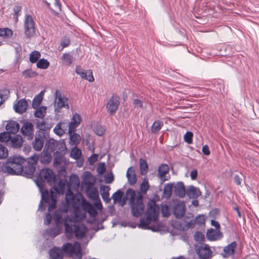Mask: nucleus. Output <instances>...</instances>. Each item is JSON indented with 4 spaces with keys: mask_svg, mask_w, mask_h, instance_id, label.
I'll list each match as a JSON object with an SVG mask.
<instances>
[{
    "mask_svg": "<svg viewBox=\"0 0 259 259\" xmlns=\"http://www.w3.org/2000/svg\"><path fill=\"white\" fill-rule=\"evenodd\" d=\"M58 192L59 190L57 187L52 188L50 191L48 190L41 191V199L38 206V210L44 211L46 209V204H48V210L49 212L47 213L44 220V224L48 226L51 224L52 215L50 212L56 208L57 195Z\"/></svg>",
    "mask_w": 259,
    "mask_h": 259,
    "instance_id": "obj_1",
    "label": "nucleus"
},
{
    "mask_svg": "<svg viewBox=\"0 0 259 259\" xmlns=\"http://www.w3.org/2000/svg\"><path fill=\"white\" fill-rule=\"evenodd\" d=\"M25 162V159L21 156H12L1 165L0 169L8 175H20L22 174L23 164Z\"/></svg>",
    "mask_w": 259,
    "mask_h": 259,
    "instance_id": "obj_2",
    "label": "nucleus"
},
{
    "mask_svg": "<svg viewBox=\"0 0 259 259\" xmlns=\"http://www.w3.org/2000/svg\"><path fill=\"white\" fill-rule=\"evenodd\" d=\"M159 207L154 200H151L147 204V208L145 213L146 217L140 219V224L138 225L139 228L149 229V224L151 222H156L159 215Z\"/></svg>",
    "mask_w": 259,
    "mask_h": 259,
    "instance_id": "obj_3",
    "label": "nucleus"
},
{
    "mask_svg": "<svg viewBox=\"0 0 259 259\" xmlns=\"http://www.w3.org/2000/svg\"><path fill=\"white\" fill-rule=\"evenodd\" d=\"M126 194L130 195V202L133 215L136 218L141 217L144 212L145 208L143 196L141 193H138L136 196L135 191L132 189H128L126 190Z\"/></svg>",
    "mask_w": 259,
    "mask_h": 259,
    "instance_id": "obj_4",
    "label": "nucleus"
},
{
    "mask_svg": "<svg viewBox=\"0 0 259 259\" xmlns=\"http://www.w3.org/2000/svg\"><path fill=\"white\" fill-rule=\"evenodd\" d=\"M56 181V177L51 169L43 168L40 170L39 175L35 180V183L39 189L41 190L45 182L51 184L54 183Z\"/></svg>",
    "mask_w": 259,
    "mask_h": 259,
    "instance_id": "obj_5",
    "label": "nucleus"
},
{
    "mask_svg": "<svg viewBox=\"0 0 259 259\" xmlns=\"http://www.w3.org/2000/svg\"><path fill=\"white\" fill-rule=\"evenodd\" d=\"M62 251L66 255L71 256L75 254L77 259H81V246L78 242H75L73 244L71 243H66L63 245Z\"/></svg>",
    "mask_w": 259,
    "mask_h": 259,
    "instance_id": "obj_6",
    "label": "nucleus"
},
{
    "mask_svg": "<svg viewBox=\"0 0 259 259\" xmlns=\"http://www.w3.org/2000/svg\"><path fill=\"white\" fill-rule=\"evenodd\" d=\"M44 150L51 153L55 151H66V145L63 141H56L53 139L46 141Z\"/></svg>",
    "mask_w": 259,
    "mask_h": 259,
    "instance_id": "obj_7",
    "label": "nucleus"
},
{
    "mask_svg": "<svg viewBox=\"0 0 259 259\" xmlns=\"http://www.w3.org/2000/svg\"><path fill=\"white\" fill-rule=\"evenodd\" d=\"M34 22L31 15H26L24 22V34L27 38H30L35 33Z\"/></svg>",
    "mask_w": 259,
    "mask_h": 259,
    "instance_id": "obj_8",
    "label": "nucleus"
},
{
    "mask_svg": "<svg viewBox=\"0 0 259 259\" xmlns=\"http://www.w3.org/2000/svg\"><path fill=\"white\" fill-rule=\"evenodd\" d=\"M119 97L114 94L110 97L106 105V109L108 113L110 115L114 114L119 105Z\"/></svg>",
    "mask_w": 259,
    "mask_h": 259,
    "instance_id": "obj_9",
    "label": "nucleus"
},
{
    "mask_svg": "<svg viewBox=\"0 0 259 259\" xmlns=\"http://www.w3.org/2000/svg\"><path fill=\"white\" fill-rule=\"evenodd\" d=\"M47 136L48 135L45 132H37L34 141L32 143L33 148L36 151L41 150L44 142L47 139Z\"/></svg>",
    "mask_w": 259,
    "mask_h": 259,
    "instance_id": "obj_10",
    "label": "nucleus"
},
{
    "mask_svg": "<svg viewBox=\"0 0 259 259\" xmlns=\"http://www.w3.org/2000/svg\"><path fill=\"white\" fill-rule=\"evenodd\" d=\"M21 133L25 138L28 140H31L34 136V126L33 124L29 121L24 122L21 128Z\"/></svg>",
    "mask_w": 259,
    "mask_h": 259,
    "instance_id": "obj_11",
    "label": "nucleus"
},
{
    "mask_svg": "<svg viewBox=\"0 0 259 259\" xmlns=\"http://www.w3.org/2000/svg\"><path fill=\"white\" fill-rule=\"evenodd\" d=\"M55 112H59V109L62 107H66L67 109H69V106L67 102V99L63 98L61 92L57 90L55 91Z\"/></svg>",
    "mask_w": 259,
    "mask_h": 259,
    "instance_id": "obj_12",
    "label": "nucleus"
},
{
    "mask_svg": "<svg viewBox=\"0 0 259 259\" xmlns=\"http://www.w3.org/2000/svg\"><path fill=\"white\" fill-rule=\"evenodd\" d=\"M186 207L184 201H178L173 207V213L177 219H181L185 214Z\"/></svg>",
    "mask_w": 259,
    "mask_h": 259,
    "instance_id": "obj_13",
    "label": "nucleus"
},
{
    "mask_svg": "<svg viewBox=\"0 0 259 259\" xmlns=\"http://www.w3.org/2000/svg\"><path fill=\"white\" fill-rule=\"evenodd\" d=\"M196 250L201 259H207L211 256L212 253L209 246L206 244L200 245Z\"/></svg>",
    "mask_w": 259,
    "mask_h": 259,
    "instance_id": "obj_14",
    "label": "nucleus"
},
{
    "mask_svg": "<svg viewBox=\"0 0 259 259\" xmlns=\"http://www.w3.org/2000/svg\"><path fill=\"white\" fill-rule=\"evenodd\" d=\"M76 74L79 75L81 78L86 79L89 82L94 81L92 70H83L80 66H77L75 69Z\"/></svg>",
    "mask_w": 259,
    "mask_h": 259,
    "instance_id": "obj_15",
    "label": "nucleus"
},
{
    "mask_svg": "<svg viewBox=\"0 0 259 259\" xmlns=\"http://www.w3.org/2000/svg\"><path fill=\"white\" fill-rule=\"evenodd\" d=\"M237 246V244L236 241L232 242L230 244L224 247L223 249V252L221 253V255L224 258H228L230 256L233 255L235 254Z\"/></svg>",
    "mask_w": 259,
    "mask_h": 259,
    "instance_id": "obj_16",
    "label": "nucleus"
},
{
    "mask_svg": "<svg viewBox=\"0 0 259 259\" xmlns=\"http://www.w3.org/2000/svg\"><path fill=\"white\" fill-rule=\"evenodd\" d=\"M28 107V103L25 99L19 100L14 105V109L16 112L22 114L25 112Z\"/></svg>",
    "mask_w": 259,
    "mask_h": 259,
    "instance_id": "obj_17",
    "label": "nucleus"
},
{
    "mask_svg": "<svg viewBox=\"0 0 259 259\" xmlns=\"http://www.w3.org/2000/svg\"><path fill=\"white\" fill-rule=\"evenodd\" d=\"M68 127L69 124L67 123L60 121L55 126L53 131L57 135L62 136L65 133Z\"/></svg>",
    "mask_w": 259,
    "mask_h": 259,
    "instance_id": "obj_18",
    "label": "nucleus"
},
{
    "mask_svg": "<svg viewBox=\"0 0 259 259\" xmlns=\"http://www.w3.org/2000/svg\"><path fill=\"white\" fill-rule=\"evenodd\" d=\"M81 120V118L79 114L75 113L73 115L71 121L68 124H69V133L74 132L77 127L80 124Z\"/></svg>",
    "mask_w": 259,
    "mask_h": 259,
    "instance_id": "obj_19",
    "label": "nucleus"
},
{
    "mask_svg": "<svg viewBox=\"0 0 259 259\" xmlns=\"http://www.w3.org/2000/svg\"><path fill=\"white\" fill-rule=\"evenodd\" d=\"M185 187L183 182H179L174 187V193L176 196L183 198L186 194Z\"/></svg>",
    "mask_w": 259,
    "mask_h": 259,
    "instance_id": "obj_20",
    "label": "nucleus"
},
{
    "mask_svg": "<svg viewBox=\"0 0 259 259\" xmlns=\"http://www.w3.org/2000/svg\"><path fill=\"white\" fill-rule=\"evenodd\" d=\"M206 237L209 240H217L223 237V234L220 230L210 229L207 231Z\"/></svg>",
    "mask_w": 259,
    "mask_h": 259,
    "instance_id": "obj_21",
    "label": "nucleus"
},
{
    "mask_svg": "<svg viewBox=\"0 0 259 259\" xmlns=\"http://www.w3.org/2000/svg\"><path fill=\"white\" fill-rule=\"evenodd\" d=\"M186 194L191 199H196L201 195V192L199 188L191 185L187 190Z\"/></svg>",
    "mask_w": 259,
    "mask_h": 259,
    "instance_id": "obj_22",
    "label": "nucleus"
},
{
    "mask_svg": "<svg viewBox=\"0 0 259 259\" xmlns=\"http://www.w3.org/2000/svg\"><path fill=\"white\" fill-rule=\"evenodd\" d=\"M88 197L93 200L96 201L99 199V195L98 189L96 187H88L85 190Z\"/></svg>",
    "mask_w": 259,
    "mask_h": 259,
    "instance_id": "obj_23",
    "label": "nucleus"
},
{
    "mask_svg": "<svg viewBox=\"0 0 259 259\" xmlns=\"http://www.w3.org/2000/svg\"><path fill=\"white\" fill-rule=\"evenodd\" d=\"M39 161L42 164H48L52 161V153L44 149L38 155Z\"/></svg>",
    "mask_w": 259,
    "mask_h": 259,
    "instance_id": "obj_24",
    "label": "nucleus"
},
{
    "mask_svg": "<svg viewBox=\"0 0 259 259\" xmlns=\"http://www.w3.org/2000/svg\"><path fill=\"white\" fill-rule=\"evenodd\" d=\"M87 231V227L83 224L77 225L75 230L74 235L76 239H81L83 238Z\"/></svg>",
    "mask_w": 259,
    "mask_h": 259,
    "instance_id": "obj_25",
    "label": "nucleus"
},
{
    "mask_svg": "<svg viewBox=\"0 0 259 259\" xmlns=\"http://www.w3.org/2000/svg\"><path fill=\"white\" fill-rule=\"evenodd\" d=\"M126 177L131 185H134L136 183L137 179L135 168L131 166L128 168L126 172Z\"/></svg>",
    "mask_w": 259,
    "mask_h": 259,
    "instance_id": "obj_26",
    "label": "nucleus"
},
{
    "mask_svg": "<svg viewBox=\"0 0 259 259\" xmlns=\"http://www.w3.org/2000/svg\"><path fill=\"white\" fill-rule=\"evenodd\" d=\"M19 128V124L16 121H12L9 122L7 124L6 126V129L7 131L10 134H15L17 133L18 132Z\"/></svg>",
    "mask_w": 259,
    "mask_h": 259,
    "instance_id": "obj_27",
    "label": "nucleus"
},
{
    "mask_svg": "<svg viewBox=\"0 0 259 259\" xmlns=\"http://www.w3.org/2000/svg\"><path fill=\"white\" fill-rule=\"evenodd\" d=\"M110 188L107 186H101L100 187L101 195L105 203H109L111 199L109 198V191Z\"/></svg>",
    "mask_w": 259,
    "mask_h": 259,
    "instance_id": "obj_28",
    "label": "nucleus"
},
{
    "mask_svg": "<svg viewBox=\"0 0 259 259\" xmlns=\"http://www.w3.org/2000/svg\"><path fill=\"white\" fill-rule=\"evenodd\" d=\"M35 165L27 164V165L25 167L23 166V170L21 175L27 178H31L35 170Z\"/></svg>",
    "mask_w": 259,
    "mask_h": 259,
    "instance_id": "obj_29",
    "label": "nucleus"
},
{
    "mask_svg": "<svg viewBox=\"0 0 259 259\" xmlns=\"http://www.w3.org/2000/svg\"><path fill=\"white\" fill-rule=\"evenodd\" d=\"M23 140L20 135H16L11 139V146L14 148H20L23 144Z\"/></svg>",
    "mask_w": 259,
    "mask_h": 259,
    "instance_id": "obj_30",
    "label": "nucleus"
},
{
    "mask_svg": "<svg viewBox=\"0 0 259 259\" xmlns=\"http://www.w3.org/2000/svg\"><path fill=\"white\" fill-rule=\"evenodd\" d=\"M50 255L52 259H63L61 250L58 247H55L51 249Z\"/></svg>",
    "mask_w": 259,
    "mask_h": 259,
    "instance_id": "obj_31",
    "label": "nucleus"
},
{
    "mask_svg": "<svg viewBox=\"0 0 259 259\" xmlns=\"http://www.w3.org/2000/svg\"><path fill=\"white\" fill-rule=\"evenodd\" d=\"M65 151H56L54 152V165L58 166L61 163L62 161V156L65 153Z\"/></svg>",
    "mask_w": 259,
    "mask_h": 259,
    "instance_id": "obj_32",
    "label": "nucleus"
},
{
    "mask_svg": "<svg viewBox=\"0 0 259 259\" xmlns=\"http://www.w3.org/2000/svg\"><path fill=\"white\" fill-rule=\"evenodd\" d=\"M54 219L57 226L62 224L66 221L62 218V211L61 210H56L55 211Z\"/></svg>",
    "mask_w": 259,
    "mask_h": 259,
    "instance_id": "obj_33",
    "label": "nucleus"
},
{
    "mask_svg": "<svg viewBox=\"0 0 259 259\" xmlns=\"http://www.w3.org/2000/svg\"><path fill=\"white\" fill-rule=\"evenodd\" d=\"M172 183H168L165 185L163 191V196L167 199L169 198L172 195Z\"/></svg>",
    "mask_w": 259,
    "mask_h": 259,
    "instance_id": "obj_34",
    "label": "nucleus"
},
{
    "mask_svg": "<svg viewBox=\"0 0 259 259\" xmlns=\"http://www.w3.org/2000/svg\"><path fill=\"white\" fill-rule=\"evenodd\" d=\"M72 132L69 134L70 136V143L72 145L76 146L79 144L81 140V137L79 134L76 133H73Z\"/></svg>",
    "mask_w": 259,
    "mask_h": 259,
    "instance_id": "obj_35",
    "label": "nucleus"
},
{
    "mask_svg": "<svg viewBox=\"0 0 259 259\" xmlns=\"http://www.w3.org/2000/svg\"><path fill=\"white\" fill-rule=\"evenodd\" d=\"M65 229L67 235L72 236L75 233L77 225L75 224H69L66 221L64 222Z\"/></svg>",
    "mask_w": 259,
    "mask_h": 259,
    "instance_id": "obj_36",
    "label": "nucleus"
},
{
    "mask_svg": "<svg viewBox=\"0 0 259 259\" xmlns=\"http://www.w3.org/2000/svg\"><path fill=\"white\" fill-rule=\"evenodd\" d=\"M140 167V172L142 175H145L148 170V165L146 161L141 158L139 159Z\"/></svg>",
    "mask_w": 259,
    "mask_h": 259,
    "instance_id": "obj_37",
    "label": "nucleus"
},
{
    "mask_svg": "<svg viewBox=\"0 0 259 259\" xmlns=\"http://www.w3.org/2000/svg\"><path fill=\"white\" fill-rule=\"evenodd\" d=\"M163 125L162 121L159 120H155L151 126V132L156 134L158 132Z\"/></svg>",
    "mask_w": 259,
    "mask_h": 259,
    "instance_id": "obj_38",
    "label": "nucleus"
},
{
    "mask_svg": "<svg viewBox=\"0 0 259 259\" xmlns=\"http://www.w3.org/2000/svg\"><path fill=\"white\" fill-rule=\"evenodd\" d=\"M47 107L41 106L36 109L34 115L36 117L43 118L46 114Z\"/></svg>",
    "mask_w": 259,
    "mask_h": 259,
    "instance_id": "obj_39",
    "label": "nucleus"
},
{
    "mask_svg": "<svg viewBox=\"0 0 259 259\" xmlns=\"http://www.w3.org/2000/svg\"><path fill=\"white\" fill-rule=\"evenodd\" d=\"M13 34V31L9 28H0V36L11 38Z\"/></svg>",
    "mask_w": 259,
    "mask_h": 259,
    "instance_id": "obj_40",
    "label": "nucleus"
},
{
    "mask_svg": "<svg viewBox=\"0 0 259 259\" xmlns=\"http://www.w3.org/2000/svg\"><path fill=\"white\" fill-rule=\"evenodd\" d=\"M158 175L159 177L163 178L168 172V166L166 164H161L158 168Z\"/></svg>",
    "mask_w": 259,
    "mask_h": 259,
    "instance_id": "obj_41",
    "label": "nucleus"
},
{
    "mask_svg": "<svg viewBox=\"0 0 259 259\" xmlns=\"http://www.w3.org/2000/svg\"><path fill=\"white\" fill-rule=\"evenodd\" d=\"M62 60L66 65H70L73 61V56L69 53H64L61 57Z\"/></svg>",
    "mask_w": 259,
    "mask_h": 259,
    "instance_id": "obj_42",
    "label": "nucleus"
},
{
    "mask_svg": "<svg viewBox=\"0 0 259 259\" xmlns=\"http://www.w3.org/2000/svg\"><path fill=\"white\" fill-rule=\"evenodd\" d=\"M150 186L148 180L146 178H144L140 185V191L143 194H146L149 189Z\"/></svg>",
    "mask_w": 259,
    "mask_h": 259,
    "instance_id": "obj_43",
    "label": "nucleus"
},
{
    "mask_svg": "<svg viewBox=\"0 0 259 259\" xmlns=\"http://www.w3.org/2000/svg\"><path fill=\"white\" fill-rule=\"evenodd\" d=\"M123 195V192L121 190H118L113 194L112 198L113 199L114 203L121 201Z\"/></svg>",
    "mask_w": 259,
    "mask_h": 259,
    "instance_id": "obj_44",
    "label": "nucleus"
},
{
    "mask_svg": "<svg viewBox=\"0 0 259 259\" xmlns=\"http://www.w3.org/2000/svg\"><path fill=\"white\" fill-rule=\"evenodd\" d=\"M81 155V150L76 147H74L70 152V156L75 159H79Z\"/></svg>",
    "mask_w": 259,
    "mask_h": 259,
    "instance_id": "obj_45",
    "label": "nucleus"
},
{
    "mask_svg": "<svg viewBox=\"0 0 259 259\" xmlns=\"http://www.w3.org/2000/svg\"><path fill=\"white\" fill-rule=\"evenodd\" d=\"M50 65V63L45 59H40L38 61L36 64V66L38 68L40 69H47Z\"/></svg>",
    "mask_w": 259,
    "mask_h": 259,
    "instance_id": "obj_46",
    "label": "nucleus"
},
{
    "mask_svg": "<svg viewBox=\"0 0 259 259\" xmlns=\"http://www.w3.org/2000/svg\"><path fill=\"white\" fill-rule=\"evenodd\" d=\"M40 57V54L36 51H33L29 57V60L32 63H35Z\"/></svg>",
    "mask_w": 259,
    "mask_h": 259,
    "instance_id": "obj_47",
    "label": "nucleus"
},
{
    "mask_svg": "<svg viewBox=\"0 0 259 259\" xmlns=\"http://www.w3.org/2000/svg\"><path fill=\"white\" fill-rule=\"evenodd\" d=\"M42 99L41 97L35 96L32 100V106L34 109H37L38 108L41 103Z\"/></svg>",
    "mask_w": 259,
    "mask_h": 259,
    "instance_id": "obj_48",
    "label": "nucleus"
},
{
    "mask_svg": "<svg viewBox=\"0 0 259 259\" xmlns=\"http://www.w3.org/2000/svg\"><path fill=\"white\" fill-rule=\"evenodd\" d=\"M11 139V134L7 131L0 133V142H8Z\"/></svg>",
    "mask_w": 259,
    "mask_h": 259,
    "instance_id": "obj_49",
    "label": "nucleus"
},
{
    "mask_svg": "<svg viewBox=\"0 0 259 259\" xmlns=\"http://www.w3.org/2000/svg\"><path fill=\"white\" fill-rule=\"evenodd\" d=\"M36 128L39 130L38 132H45L48 129H50V127H47L46 125V122L42 120L39 121L37 120Z\"/></svg>",
    "mask_w": 259,
    "mask_h": 259,
    "instance_id": "obj_50",
    "label": "nucleus"
},
{
    "mask_svg": "<svg viewBox=\"0 0 259 259\" xmlns=\"http://www.w3.org/2000/svg\"><path fill=\"white\" fill-rule=\"evenodd\" d=\"M161 213L164 217L168 218L170 216V212L168 205L164 204L161 205Z\"/></svg>",
    "mask_w": 259,
    "mask_h": 259,
    "instance_id": "obj_51",
    "label": "nucleus"
},
{
    "mask_svg": "<svg viewBox=\"0 0 259 259\" xmlns=\"http://www.w3.org/2000/svg\"><path fill=\"white\" fill-rule=\"evenodd\" d=\"M38 160H39L38 155L34 154L28 159L27 164L36 166Z\"/></svg>",
    "mask_w": 259,
    "mask_h": 259,
    "instance_id": "obj_52",
    "label": "nucleus"
},
{
    "mask_svg": "<svg viewBox=\"0 0 259 259\" xmlns=\"http://www.w3.org/2000/svg\"><path fill=\"white\" fill-rule=\"evenodd\" d=\"M8 156V151L7 148L0 144V159H4Z\"/></svg>",
    "mask_w": 259,
    "mask_h": 259,
    "instance_id": "obj_53",
    "label": "nucleus"
},
{
    "mask_svg": "<svg viewBox=\"0 0 259 259\" xmlns=\"http://www.w3.org/2000/svg\"><path fill=\"white\" fill-rule=\"evenodd\" d=\"M37 75V73L31 69H27L22 72V75L25 78L32 77Z\"/></svg>",
    "mask_w": 259,
    "mask_h": 259,
    "instance_id": "obj_54",
    "label": "nucleus"
},
{
    "mask_svg": "<svg viewBox=\"0 0 259 259\" xmlns=\"http://www.w3.org/2000/svg\"><path fill=\"white\" fill-rule=\"evenodd\" d=\"M193 134L191 132H187L184 136V141L188 144H192Z\"/></svg>",
    "mask_w": 259,
    "mask_h": 259,
    "instance_id": "obj_55",
    "label": "nucleus"
},
{
    "mask_svg": "<svg viewBox=\"0 0 259 259\" xmlns=\"http://www.w3.org/2000/svg\"><path fill=\"white\" fill-rule=\"evenodd\" d=\"M81 206L84 211L87 212L92 205L85 199L82 200Z\"/></svg>",
    "mask_w": 259,
    "mask_h": 259,
    "instance_id": "obj_56",
    "label": "nucleus"
},
{
    "mask_svg": "<svg viewBox=\"0 0 259 259\" xmlns=\"http://www.w3.org/2000/svg\"><path fill=\"white\" fill-rule=\"evenodd\" d=\"M95 133L98 136H102L105 132V129L102 126L99 125L95 127Z\"/></svg>",
    "mask_w": 259,
    "mask_h": 259,
    "instance_id": "obj_57",
    "label": "nucleus"
},
{
    "mask_svg": "<svg viewBox=\"0 0 259 259\" xmlns=\"http://www.w3.org/2000/svg\"><path fill=\"white\" fill-rule=\"evenodd\" d=\"M46 232L49 236L53 237H55L59 234L58 231L55 228H49Z\"/></svg>",
    "mask_w": 259,
    "mask_h": 259,
    "instance_id": "obj_58",
    "label": "nucleus"
},
{
    "mask_svg": "<svg viewBox=\"0 0 259 259\" xmlns=\"http://www.w3.org/2000/svg\"><path fill=\"white\" fill-rule=\"evenodd\" d=\"M97 171L99 175L103 174L106 171L105 163H100L97 167Z\"/></svg>",
    "mask_w": 259,
    "mask_h": 259,
    "instance_id": "obj_59",
    "label": "nucleus"
},
{
    "mask_svg": "<svg viewBox=\"0 0 259 259\" xmlns=\"http://www.w3.org/2000/svg\"><path fill=\"white\" fill-rule=\"evenodd\" d=\"M194 238L197 241L201 242L204 240V236L202 233L196 232L194 235Z\"/></svg>",
    "mask_w": 259,
    "mask_h": 259,
    "instance_id": "obj_60",
    "label": "nucleus"
},
{
    "mask_svg": "<svg viewBox=\"0 0 259 259\" xmlns=\"http://www.w3.org/2000/svg\"><path fill=\"white\" fill-rule=\"evenodd\" d=\"M133 104L134 107L136 108H141L143 107V102L139 99H135L133 101Z\"/></svg>",
    "mask_w": 259,
    "mask_h": 259,
    "instance_id": "obj_61",
    "label": "nucleus"
},
{
    "mask_svg": "<svg viewBox=\"0 0 259 259\" xmlns=\"http://www.w3.org/2000/svg\"><path fill=\"white\" fill-rule=\"evenodd\" d=\"M87 212L92 217H96L98 214V211L92 205V206L87 211Z\"/></svg>",
    "mask_w": 259,
    "mask_h": 259,
    "instance_id": "obj_62",
    "label": "nucleus"
},
{
    "mask_svg": "<svg viewBox=\"0 0 259 259\" xmlns=\"http://www.w3.org/2000/svg\"><path fill=\"white\" fill-rule=\"evenodd\" d=\"M70 44V40L68 38L65 37L61 40L60 44L62 47V49L68 47Z\"/></svg>",
    "mask_w": 259,
    "mask_h": 259,
    "instance_id": "obj_63",
    "label": "nucleus"
},
{
    "mask_svg": "<svg viewBox=\"0 0 259 259\" xmlns=\"http://www.w3.org/2000/svg\"><path fill=\"white\" fill-rule=\"evenodd\" d=\"M98 155L94 154L89 158V161L90 164H93L98 160Z\"/></svg>",
    "mask_w": 259,
    "mask_h": 259,
    "instance_id": "obj_64",
    "label": "nucleus"
}]
</instances>
